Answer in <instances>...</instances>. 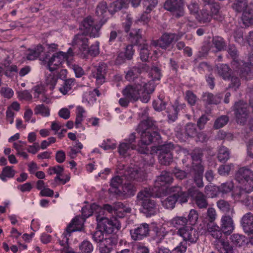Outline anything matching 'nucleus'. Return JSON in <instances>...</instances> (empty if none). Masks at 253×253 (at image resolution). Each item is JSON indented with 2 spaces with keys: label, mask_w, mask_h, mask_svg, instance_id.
I'll list each match as a JSON object with an SVG mask.
<instances>
[{
  "label": "nucleus",
  "mask_w": 253,
  "mask_h": 253,
  "mask_svg": "<svg viewBox=\"0 0 253 253\" xmlns=\"http://www.w3.org/2000/svg\"><path fill=\"white\" fill-rule=\"evenodd\" d=\"M235 180L246 191H253V172L249 168H240L236 172Z\"/></svg>",
  "instance_id": "nucleus-4"
},
{
  "label": "nucleus",
  "mask_w": 253,
  "mask_h": 253,
  "mask_svg": "<svg viewBox=\"0 0 253 253\" xmlns=\"http://www.w3.org/2000/svg\"><path fill=\"white\" fill-rule=\"evenodd\" d=\"M83 102L93 105L95 102V89L92 91L86 92L83 97Z\"/></svg>",
  "instance_id": "nucleus-46"
},
{
  "label": "nucleus",
  "mask_w": 253,
  "mask_h": 253,
  "mask_svg": "<svg viewBox=\"0 0 253 253\" xmlns=\"http://www.w3.org/2000/svg\"><path fill=\"white\" fill-rule=\"evenodd\" d=\"M241 224L245 233H250L253 230V214L246 213L242 218Z\"/></svg>",
  "instance_id": "nucleus-23"
},
{
  "label": "nucleus",
  "mask_w": 253,
  "mask_h": 253,
  "mask_svg": "<svg viewBox=\"0 0 253 253\" xmlns=\"http://www.w3.org/2000/svg\"><path fill=\"white\" fill-rule=\"evenodd\" d=\"M234 166L232 164L221 165L218 169V172L221 175H227L229 174L231 169Z\"/></svg>",
  "instance_id": "nucleus-59"
},
{
  "label": "nucleus",
  "mask_w": 253,
  "mask_h": 253,
  "mask_svg": "<svg viewBox=\"0 0 253 253\" xmlns=\"http://www.w3.org/2000/svg\"><path fill=\"white\" fill-rule=\"evenodd\" d=\"M180 39L177 35L172 33H165L158 40L153 41L152 45L157 47L159 46L162 49H166L169 47L173 41H176Z\"/></svg>",
  "instance_id": "nucleus-11"
},
{
  "label": "nucleus",
  "mask_w": 253,
  "mask_h": 253,
  "mask_svg": "<svg viewBox=\"0 0 253 253\" xmlns=\"http://www.w3.org/2000/svg\"><path fill=\"white\" fill-rule=\"evenodd\" d=\"M248 107L247 103L243 100H239L235 103L233 106V110L237 124L244 125L246 123L249 115Z\"/></svg>",
  "instance_id": "nucleus-5"
},
{
  "label": "nucleus",
  "mask_w": 253,
  "mask_h": 253,
  "mask_svg": "<svg viewBox=\"0 0 253 253\" xmlns=\"http://www.w3.org/2000/svg\"><path fill=\"white\" fill-rule=\"evenodd\" d=\"M159 130L156 122L152 118L142 120L137 128L141 138L138 144L137 151L141 154H148L146 159H150L149 165H153L154 159L151 153L148 154L147 146L154 142H159L161 139Z\"/></svg>",
  "instance_id": "nucleus-1"
},
{
  "label": "nucleus",
  "mask_w": 253,
  "mask_h": 253,
  "mask_svg": "<svg viewBox=\"0 0 253 253\" xmlns=\"http://www.w3.org/2000/svg\"><path fill=\"white\" fill-rule=\"evenodd\" d=\"M80 250L84 253H89L93 250L92 245L88 241H84L80 245Z\"/></svg>",
  "instance_id": "nucleus-62"
},
{
  "label": "nucleus",
  "mask_w": 253,
  "mask_h": 253,
  "mask_svg": "<svg viewBox=\"0 0 253 253\" xmlns=\"http://www.w3.org/2000/svg\"><path fill=\"white\" fill-rule=\"evenodd\" d=\"M217 73L223 79L229 80L231 77V70L229 66L225 64H221L217 65Z\"/></svg>",
  "instance_id": "nucleus-33"
},
{
  "label": "nucleus",
  "mask_w": 253,
  "mask_h": 253,
  "mask_svg": "<svg viewBox=\"0 0 253 253\" xmlns=\"http://www.w3.org/2000/svg\"><path fill=\"white\" fill-rule=\"evenodd\" d=\"M173 179L172 174L171 173L167 171H163L159 176L157 177L154 187L151 190L157 194H161L166 190V185L172 183Z\"/></svg>",
  "instance_id": "nucleus-7"
},
{
  "label": "nucleus",
  "mask_w": 253,
  "mask_h": 253,
  "mask_svg": "<svg viewBox=\"0 0 253 253\" xmlns=\"http://www.w3.org/2000/svg\"><path fill=\"white\" fill-rule=\"evenodd\" d=\"M96 242H97V247L100 253H109L113 244L112 238H104L101 236L100 238H96Z\"/></svg>",
  "instance_id": "nucleus-20"
},
{
  "label": "nucleus",
  "mask_w": 253,
  "mask_h": 253,
  "mask_svg": "<svg viewBox=\"0 0 253 253\" xmlns=\"http://www.w3.org/2000/svg\"><path fill=\"white\" fill-rule=\"evenodd\" d=\"M230 152L228 149L224 146H221L218 150L217 159L221 163L226 162L230 158Z\"/></svg>",
  "instance_id": "nucleus-42"
},
{
  "label": "nucleus",
  "mask_w": 253,
  "mask_h": 253,
  "mask_svg": "<svg viewBox=\"0 0 253 253\" xmlns=\"http://www.w3.org/2000/svg\"><path fill=\"white\" fill-rule=\"evenodd\" d=\"M152 231L153 232L152 238L157 244H159L165 239L168 234L166 228L163 226H153Z\"/></svg>",
  "instance_id": "nucleus-24"
},
{
  "label": "nucleus",
  "mask_w": 253,
  "mask_h": 253,
  "mask_svg": "<svg viewBox=\"0 0 253 253\" xmlns=\"http://www.w3.org/2000/svg\"><path fill=\"white\" fill-rule=\"evenodd\" d=\"M150 227L149 224L143 223L136 228L130 230L131 239L134 241H141L149 235Z\"/></svg>",
  "instance_id": "nucleus-14"
},
{
  "label": "nucleus",
  "mask_w": 253,
  "mask_h": 253,
  "mask_svg": "<svg viewBox=\"0 0 253 253\" xmlns=\"http://www.w3.org/2000/svg\"><path fill=\"white\" fill-rule=\"evenodd\" d=\"M107 65L103 62L100 63L96 70V84H102L105 82Z\"/></svg>",
  "instance_id": "nucleus-25"
},
{
  "label": "nucleus",
  "mask_w": 253,
  "mask_h": 253,
  "mask_svg": "<svg viewBox=\"0 0 253 253\" xmlns=\"http://www.w3.org/2000/svg\"><path fill=\"white\" fill-rule=\"evenodd\" d=\"M173 194L166 198L162 200L161 202L163 206L167 209H173L175 207L176 199Z\"/></svg>",
  "instance_id": "nucleus-43"
},
{
  "label": "nucleus",
  "mask_w": 253,
  "mask_h": 253,
  "mask_svg": "<svg viewBox=\"0 0 253 253\" xmlns=\"http://www.w3.org/2000/svg\"><path fill=\"white\" fill-rule=\"evenodd\" d=\"M212 18V16L211 14H209L208 10L207 9H202L198 17L199 22L203 23L210 22Z\"/></svg>",
  "instance_id": "nucleus-51"
},
{
  "label": "nucleus",
  "mask_w": 253,
  "mask_h": 253,
  "mask_svg": "<svg viewBox=\"0 0 253 253\" xmlns=\"http://www.w3.org/2000/svg\"><path fill=\"white\" fill-rule=\"evenodd\" d=\"M190 155L193 162H201V159L203 157V153L201 149L199 148H196L193 150Z\"/></svg>",
  "instance_id": "nucleus-60"
},
{
  "label": "nucleus",
  "mask_w": 253,
  "mask_h": 253,
  "mask_svg": "<svg viewBox=\"0 0 253 253\" xmlns=\"http://www.w3.org/2000/svg\"><path fill=\"white\" fill-rule=\"evenodd\" d=\"M63 51L56 52L48 59V55L46 54L42 59L41 58L46 68L52 72L62 66V64L65 61L63 56Z\"/></svg>",
  "instance_id": "nucleus-6"
},
{
  "label": "nucleus",
  "mask_w": 253,
  "mask_h": 253,
  "mask_svg": "<svg viewBox=\"0 0 253 253\" xmlns=\"http://www.w3.org/2000/svg\"><path fill=\"white\" fill-rule=\"evenodd\" d=\"M198 217L199 215L197 211L194 209L191 210L187 219L189 224L191 226L195 225L198 219Z\"/></svg>",
  "instance_id": "nucleus-57"
},
{
  "label": "nucleus",
  "mask_w": 253,
  "mask_h": 253,
  "mask_svg": "<svg viewBox=\"0 0 253 253\" xmlns=\"http://www.w3.org/2000/svg\"><path fill=\"white\" fill-rule=\"evenodd\" d=\"M218 253H233V250L228 242L218 240L214 244Z\"/></svg>",
  "instance_id": "nucleus-29"
},
{
  "label": "nucleus",
  "mask_w": 253,
  "mask_h": 253,
  "mask_svg": "<svg viewBox=\"0 0 253 253\" xmlns=\"http://www.w3.org/2000/svg\"><path fill=\"white\" fill-rule=\"evenodd\" d=\"M63 81L64 82L61 87H60L59 90L62 94L66 95L76 85V82L74 78H69L64 80Z\"/></svg>",
  "instance_id": "nucleus-32"
},
{
  "label": "nucleus",
  "mask_w": 253,
  "mask_h": 253,
  "mask_svg": "<svg viewBox=\"0 0 253 253\" xmlns=\"http://www.w3.org/2000/svg\"><path fill=\"white\" fill-rule=\"evenodd\" d=\"M139 82L136 81L134 85H128L122 91L123 95L131 102H135L140 97L141 92Z\"/></svg>",
  "instance_id": "nucleus-10"
},
{
  "label": "nucleus",
  "mask_w": 253,
  "mask_h": 253,
  "mask_svg": "<svg viewBox=\"0 0 253 253\" xmlns=\"http://www.w3.org/2000/svg\"><path fill=\"white\" fill-rule=\"evenodd\" d=\"M210 5L211 15L212 16V18L216 20H220L222 18V14L219 3L213 2Z\"/></svg>",
  "instance_id": "nucleus-38"
},
{
  "label": "nucleus",
  "mask_w": 253,
  "mask_h": 253,
  "mask_svg": "<svg viewBox=\"0 0 253 253\" xmlns=\"http://www.w3.org/2000/svg\"><path fill=\"white\" fill-rule=\"evenodd\" d=\"M84 113L85 110L83 107L80 106L77 107L76 118L75 120L76 127H79L80 125L82 124V122L84 120Z\"/></svg>",
  "instance_id": "nucleus-48"
},
{
  "label": "nucleus",
  "mask_w": 253,
  "mask_h": 253,
  "mask_svg": "<svg viewBox=\"0 0 253 253\" xmlns=\"http://www.w3.org/2000/svg\"><path fill=\"white\" fill-rule=\"evenodd\" d=\"M203 100L208 104H217L220 102V98L210 92H205L202 95Z\"/></svg>",
  "instance_id": "nucleus-37"
},
{
  "label": "nucleus",
  "mask_w": 253,
  "mask_h": 253,
  "mask_svg": "<svg viewBox=\"0 0 253 253\" xmlns=\"http://www.w3.org/2000/svg\"><path fill=\"white\" fill-rule=\"evenodd\" d=\"M95 207V204L92 203L89 206H85L82 209V216L86 219L93 213V209Z\"/></svg>",
  "instance_id": "nucleus-58"
},
{
  "label": "nucleus",
  "mask_w": 253,
  "mask_h": 253,
  "mask_svg": "<svg viewBox=\"0 0 253 253\" xmlns=\"http://www.w3.org/2000/svg\"><path fill=\"white\" fill-rule=\"evenodd\" d=\"M216 205L220 211L224 213H230L231 215L235 213L233 207L227 201L219 200L217 202Z\"/></svg>",
  "instance_id": "nucleus-30"
},
{
  "label": "nucleus",
  "mask_w": 253,
  "mask_h": 253,
  "mask_svg": "<svg viewBox=\"0 0 253 253\" xmlns=\"http://www.w3.org/2000/svg\"><path fill=\"white\" fill-rule=\"evenodd\" d=\"M218 187L219 193L222 194H226L231 192L234 188V183L231 181H228L222 183Z\"/></svg>",
  "instance_id": "nucleus-44"
},
{
  "label": "nucleus",
  "mask_w": 253,
  "mask_h": 253,
  "mask_svg": "<svg viewBox=\"0 0 253 253\" xmlns=\"http://www.w3.org/2000/svg\"><path fill=\"white\" fill-rule=\"evenodd\" d=\"M187 249V243L184 241L181 242L172 251V253H185Z\"/></svg>",
  "instance_id": "nucleus-64"
},
{
  "label": "nucleus",
  "mask_w": 253,
  "mask_h": 253,
  "mask_svg": "<svg viewBox=\"0 0 253 253\" xmlns=\"http://www.w3.org/2000/svg\"><path fill=\"white\" fill-rule=\"evenodd\" d=\"M185 107V104H180L176 101L173 105L168 111V117L169 122H173L177 119V114L180 110H182Z\"/></svg>",
  "instance_id": "nucleus-22"
},
{
  "label": "nucleus",
  "mask_w": 253,
  "mask_h": 253,
  "mask_svg": "<svg viewBox=\"0 0 253 253\" xmlns=\"http://www.w3.org/2000/svg\"><path fill=\"white\" fill-rule=\"evenodd\" d=\"M177 234L183 238V241L189 244L196 243L199 238L198 231L191 225L178 230Z\"/></svg>",
  "instance_id": "nucleus-8"
},
{
  "label": "nucleus",
  "mask_w": 253,
  "mask_h": 253,
  "mask_svg": "<svg viewBox=\"0 0 253 253\" xmlns=\"http://www.w3.org/2000/svg\"><path fill=\"white\" fill-rule=\"evenodd\" d=\"M58 77L55 75L50 73L45 77V83L49 86V88L53 90L57 84Z\"/></svg>",
  "instance_id": "nucleus-49"
},
{
  "label": "nucleus",
  "mask_w": 253,
  "mask_h": 253,
  "mask_svg": "<svg viewBox=\"0 0 253 253\" xmlns=\"http://www.w3.org/2000/svg\"><path fill=\"white\" fill-rule=\"evenodd\" d=\"M242 20L246 26L253 24V2H250V5L242 13Z\"/></svg>",
  "instance_id": "nucleus-26"
},
{
  "label": "nucleus",
  "mask_w": 253,
  "mask_h": 253,
  "mask_svg": "<svg viewBox=\"0 0 253 253\" xmlns=\"http://www.w3.org/2000/svg\"><path fill=\"white\" fill-rule=\"evenodd\" d=\"M152 73L155 74L156 75L153 77V79L148 82H146L145 79L141 78L139 79V85L140 88L143 89V91L148 92L149 93H152L155 90V85L154 81L156 80H160L161 78L160 70L159 68L155 67L152 69Z\"/></svg>",
  "instance_id": "nucleus-12"
},
{
  "label": "nucleus",
  "mask_w": 253,
  "mask_h": 253,
  "mask_svg": "<svg viewBox=\"0 0 253 253\" xmlns=\"http://www.w3.org/2000/svg\"><path fill=\"white\" fill-rule=\"evenodd\" d=\"M232 216L225 214L221 218V227L220 228L225 235L231 234L234 230L235 226Z\"/></svg>",
  "instance_id": "nucleus-19"
},
{
  "label": "nucleus",
  "mask_w": 253,
  "mask_h": 253,
  "mask_svg": "<svg viewBox=\"0 0 253 253\" xmlns=\"http://www.w3.org/2000/svg\"><path fill=\"white\" fill-rule=\"evenodd\" d=\"M85 220L84 217L80 215L76 216L66 228V232L69 234V236L72 232L81 231Z\"/></svg>",
  "instance_id": "nucleus-17"
},
{
  "label": "nucleus",
  "mask_w": 253,
  "mask_h": 253,
  "mask_svg": "<svg viewBox=\"0 0 253 253\" xmlns=\"http://www.w3.org/2000/svg\"><path fill=\"white\" fill-rule=\"evenodd\" d=\"M243 65L244 66V67L240 71L241 76L242 77H244L246 80H249L252 76L251 62L250 64L247 63H244Z\"/></svg>",
  "instance_id": "nucleus-47"
},
{
  "label": "nucleus",
  "mask_w": 253,
  "mask_h": 253,
  "mask_svg": "<svg viewBox=\"0 0 253 253\" xmlns=\"http://www.w3.org/2000/svg\"><path fill=\"white\" fill-rule=\"evenodd\" d=\"M159 147L160 153L167 154L168 153H172L174 149L173 144L171 142L162 145Z\"/></svg>",
  "instance_id": "nucleus-61"
},
{
  "label": "nucleus",
  "mask_w": 253,
  "mask_h": 253,
  "mask_svg": "<svg viewBox=\"0 0 253 253\" xmlns=\"http://www.w3.org/2000/svg\"><path fill=\"white\" fill-rule=\"evenodd\" d=\"M44 51V47L39 44L33 48H29L26 53V58L28 60H34L37 59Z\"/></svg>",
  "instance_id": "nucleus-28"
},
{
  "label": "nucleus",
  "mask_w": 253,
  "mask_h": 253,
  "mask_svg": "<svg viewBox=\"0 0 253 253\" xmlns=\"http://www.w3.org/2000/svg\"><path fill=\"white\" fill-rule=\"evenodd\" d=\"M164 8L173 13V16L179 18L183 15L184 10L181 0H167Z\"/></svg>",
  "instance_id": "nucleus-15"
},
{
  "label": "nucleus",
  "mask_w": 253,
  "mask_h": 253,
  "mask_svg": "<svg viewBox=\"0 0 253 253\" xmlns=\"http://www.w3.org/2000/svg\"><path fill=\"white\" fill-rule=\"evenodd\" d=\"M230 239L232 243L237 247H241L246 244L247 239L245 236L239 234H234L231 237Z\"/></svg>",
  "instance_id": "nucleus-41"
},
{
  "label": "nucleus",
  "mask_w": 253,
  "mask_h": 253,
  "mask_svg": "<svg viewBox=\"0 0 253 253\" xmlns=\"http://www.w3.org/2000/svg\"><path fill=\"white\" fill-rule=\"evenodd\" d=\"M212 43L218 51L224 50L226 46L224 40L219 36L213 37L212 39Z\"/></svg>",
  "instance_id": "nucleus-39"
},
{
  "label": "nucleus",
  "mask_w": 253,
  "mask_h": 253,
  "mask_svg": "<svg viewBox=\"0 0 253 253\" xmlns=\"http://www.w3.org/2000/svg\"><path fill=\"white\" fill-rule=\"evenodd\" d=\"M159 194L150 188H145L140 191L137 195V200L140 203L142 207L141 211L147 217L156 214L158 211L156 202L150 198L151 196H158Z\"/></svg>",
  "instance_id": "nucleus-2"
},
{
  "label": "nucleus",
  "mask_w": 253,
  "mask_h": 253,
  "mask_svg": "<svg viewBox=\"0 0 253 253\" xmlns=\"http://www.w3.org/2000/svg\"><path fill=\"white\" fill-rule=\"evenodd\" d=\"M88 35L84 32L76 35L73 39L72 43L73 46L77 45L80 51L83 52L86 51L92 55L94 50L88 48V39L87 38Z\"/></svg>",
  "instance_id": "nucleus-9"
},
{
  "label": "nucleus",
  "mask_w": 253,
  "mask_h": 253,
  "mask_svg": "<svg viewBox=\"0 0 253 253\" xmlns=\"http://www.w3.org/2000/svg\"><path fill=\"white\" fill-rule=\"evenodd\" d=\"M36 115L40 114L42 117H48L50 115V110L47 106L44 104L38 105L34 109Z\"/></svg>",
  "instance_id": "nucleus-45"
},
{
  "label": "nucleus",
  "mask_w": 253,
  "mask_h": 253,
  "mask_svg": "<svg viewBox=\"0 0 253 253\" xmlns=\"http://www.w3.org/2000/svg\"><path fill=\"white\" fill-rule=\"evenodd\" d=\"M15 173L12 167L6 166L3 168L1 173L0 174V179L3 181H6L7 178H10L14 177Z\"/></svg>",
  "instance_id": "nucleus-40"
},
{
  "label": "nucleus",
  "mask_w": 253,
  "mask_h": 253,
  "mask_svg": "<svg viewBox=\"0 0 253 253\" xmlns=\"http://www.w3.org/2000/svg\"><path fill=\"white\" fill-rule=\"evenodd\" d=\"M121 226L120 221L116 218L109 219L106 217H101L97 222L96 236L100 238V236H103V233L111 234L119 230Z\"/></svg>",
  "instance_id": "nucleus-3"
},
{
  "label": "nucleus",
  "mask_w": 253,
  "mask_h": 253,
  "mask_svg": "<svg viewBox=\"0 0 253 253\" xmlns=\"http://www.w3.org/2000/svg\"><path fill=\"white\" fill-rule=\"evenodd\" d=\"M123 177L126 180H136L140 182L146 179V173L140 169L129 168L125 170Z\"/></svg>",
  "instance_id": "nucleus-13"
},
{
  "label": "nucleus",
  "mask_w": 253,
  "mask_h": 253,
  "mask_svg": "<svg viewBox=\"0 0 253 253\" xmlns=\"http://www.w3.org/2000/svg\"><path fill=\"white\" fill-rule=\"evenodd\" d=\"M131 41L135 44H137L140 42L142 38L141 31L140 29H134L131 31L129 34Z\"/></svg>",
  "instance_id": "nucleus-52"
},
{
  "label": "nucleus",
  "mask_w": 253,
  "mask_h": 253,
  "mask_svg": "<svg viewBox=\"0 0 253 253\" xmlns=\"http://www.w3.org/2000/svg\"><path fill=\"white\" fill-rule=\"evenodd\" d=\"M195 194H196L195 201L197 207L200 209L207 208L208 203L206 196L198 190H195Z\"/></svg>",
  "instance_id": "nucleus-31"
},
{
  "label": "nucleus",
  "mask_w": 253,
  "mask_h": 253,
  "mask_svg": "<svg viewBox=\"0 0 253 253\" xmlns=\"http://www.w3.org/2000/svg\"><path fill=\"white\" fill-rule=\"evenodd\" d=\"M169 191L173 193L176 202H178L180 204H183L187 202L189 194L192 192V189H189L188 191H184L181 186L176 185L171 187Z\"/></svg>",
  "instance_id": "nucleus-16"
},
{
  "label": "nucleus",
  "mask_w": 253,
  "mask_h": 253,
  "mask_svg": "<svg viewBox=\"0 0 253 253\" xmlns=\"http://www.w3.org/2000/svg\"><path fill=\"white\" fill-rule=\"evenodd\" d=\"M132 150L131 148L127 145V143H121L118 147V152L123 157H126L129 155V151Z\"/></svg>",
  "instance_id": "nucleus-56"
},
{
  "label": "nucleus",
  "mask_w": 253,
  "mask_h": 253,
  "mask_svg": "<svg viewBox=\"0 0 253 253\" xmlns=\"http://www.w3.org/2000/svg\"><path fill=\"white\" fill-rule=\"evenodd\" d=\"M188 223L187 219L184 216H177L172 218L170 221V224L175 228L180 230L187 226Z\"/></svg>",
  "instance_id": "nucleus-34"
},
{
  "label": "nucleus",
  "mask_w": 253,
  "mask_h": 253,
  "mask_svg": "<svg viewBox=\"0 0 253 253\" xmlns=\"http://www.w3.org/2000/svg\"><path fill=\"white\" fill-rule=\"evenodd\" d=\"M185 130L186 134L190 137H193L197 134L196 126L192 123L187 124L185 126Z\"/></svg>",
  "instance_id": "nucleus-63"
},
{
  "label": "nucleus",
  "mask_w": 253,
  "mask_h": 253,
  "mask_svg": "<svg viewBox=\"0 0 253 253\" xmlns=\"http://www.w3.org/2000/svg\"><path fill=\"white\" fill-rule=\"evenodd\" d=\"M136 191V188L132 183H128L125 184L121 190L122 194L125 198L133 196Z\"/></svg>",
  "instance_id": "nucleus-35"
},
{
  "label": "nucleus",
  "mask_w": 253,
  "mask_h": 253,
  "mask_svg": "<svg viewBox=\"0 0 253 253\" xmlns=\"http://www.w3.org/2000/svg\"><path fill=\"white\" fill-rule=\"evenodd\" d=\"M172 153L164 154L160 153L159 159L162 165L168 166L169 165L172 161Z\"/></svg>",
  "instance_id": "nucleus-50"
},
{
  "label": "nucleus",
  "mask_w": 253,
  "mask_h": 253,
  "mask_svg": "<svg viewBox=\"0 0 253 253\" xmlns=\"http://www.w3.org/2000/svg\"><path fill=\"white\" fill-rule=\"evenodd\" d=\"M231 7L236 12L242 13L250 5L248 0H234L231 1Z\"/></svg>",
  "instance_id": "nucleus-27"
},
{
  "label": "nucleus",
  "mask_w": 253,
  "mask_h": 253,
  "mask_svg": "<svg viewBox=\"0 0 253 253\" xmlns=\"http://www.w3.org/2000/svg\"><path fill=\"white\" fill-rule=\"evenodd\" d=\"M95 28V23L93 18L91 16H87L84 19L80 26V29L84 33L89 34L90 37H95V34L92 33Z\"/></svg>",
  "instance_id": "nucleus-21"
},
{
  "label": "nucleus",
  "mask_w": 253,
  "mask_h": 253,
  "mask_svg": "<svg viewBox=\"0 0 253 253\" xmlns=\"http://www.w3.org/2000/svg\"><path fill=\"white\" fill-rule=\"evenodd\" d=\"M205 193L211 198H214L217 196L219 193L218 191V187L207 185L205 187Z\"/></svg>",
  "instance_id": "nucleus-54"
},
{
  "label": "nucleus",
  "mask_w": 253,
  "mask_h": 253,
  "mask_svg": "<svg viewBox=\"0 0 253 253\" xmlns=\"http://www.w3.org/2000/svg\"><path fill=\"white\" fill-rule=\"evenodd\" d=\"M200 232L202 234H206L207 232L209 233L210 235L216 240L214 244L218 240H222L221 239L222 233H223L222 230L218 226L213 223H208L206 228L203 231L201 230Z\"/></svg>",
  "instance_id": "nucleus-18"
},
{
  "label": "nucleus",
  "mask_w": 253,
  "mask_h": 253,
  "mask_svg": "<svg viewBox=\"0 0 253 253\" xmlns=\"http://www.w3.org/2000/svg\"><path fill=\"white\" fill-rule=\"evenodd\" d=\"M248 192L246 191L243 186H240L237 188L232 194V197L235 202H242L246 197V194Z\"/></svg>",
  "instance_id": "nucleus-36"
},
{
  "label": "nucleus",
  "mask_w": 253,
  "mask_h": 253,
  "mask_svg": "<svg viewBox=\"0 0 253 253\" xmlns=\"http://www.w3.org/2000/svg\"><path fill=\"white\" fill-rule=\"evenodd\" d=\"M229 121V118L226 115L221 116L218 118L214 122L213 127L219 129L226 125Z\"/></svg>",
  "instance_id": "nucleus-53"
},
{
  "label": "nucleus",
  "mask_w": 253,
  "mask_h": 253,
  "mask_svg": "<svg viewBox=\"0 0 253 253\" xmlns=\"http://www.w3.org/2000/svg\"><path fill=\"white\" fill-rule=\"evenodd\" d=\"M138 73H137L136 69H134V66L129 69L126 75L125 78L126 80L131 82L134 81L136 79L138 82H139V79L141 77H138Z\"/></svg>",
  "instance_id": "nucleus-55"
}]
</instances>
